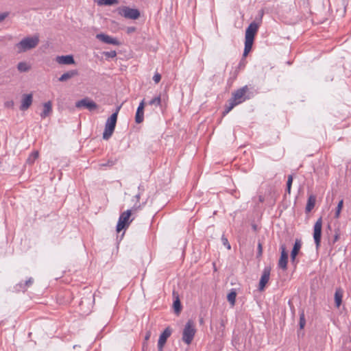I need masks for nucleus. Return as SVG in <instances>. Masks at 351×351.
<instances>
[{"instance_id": "nucleus-32", "label": "nucleus", "mask_w": 351, "mask_h": 351, "mask_svg": "<svg viewBox=\"0 0 351 351\" xmlns=\"http://www.w3.org/2000/svg\"><path fill=\"white\" fill-rule=\"evenodd\" d=\"M293 182V176L289 175L288 176L287 182V191L289 194L291 193V185Z\"/></svg>"}, {"instance_id": "nucleus-7", "label": "nucleus", "mask_w": 351, "mask_h": 351, "mask_svg": "<svg viewBox=\"0 0 351 351\" xmlns=\"http://www.w3.org/2000/svg\"><path fill=\"white\" fill-rule=\"evenodd\" d=\"M322 219L319 217L313 228V239L317 248H319L322 238Z\"/></svg>"}, {"instance_id": "nucleus-42", "label": "nucleus", "mask_w": 351, "mask_h": 351, "mask_svg": "<svg viewBox=\"0 0 351 351\" xmlns=\"http://www.w3.org/2000/svg\"><path fill=\"white\" fill-rule=\"evenodd\" d=\"M135 30H136V27H129L127 29V33L130 34V33H132V32H135Z\"/></svg>"}, {"instance_id": "nucleus-28", "label": "nucleus", "mask_w": 351, "mask_h": 351, "mask_svg": "<svg viewBox=\"0 0 351 351\" xmlns=\"http://www.w3.org/2000/svg\"><path fill=\"white\" fill-rule=\"evenodd\" d=\"M119 3L118 0H98V5H112L114 4H117Z\"/></svg>"}, {"instance_id": "nucleus-29", "label": "nucleus", "mask_w": 351, "mask_h": 351, "mask_svg": "<svg viewBox=\"0 0 351 351\" xmlns=\"http://www.w3.org/2000/svg\"><path fill=\"white\" fill-rule=\"evenodd\" d=\"M173 308L176 313H179L181 311V303L178 296H176V300L173 301Z\"/></svg>"}, {"instance_id": "nucleus-16", "label": "nucleus", "mask_w": 351, "mask_h": 351, "mask_svg": "<svg viewBox=\"0 0 351 351\" xmlns=\"http://www.w3.org/2000/svg\"><path fill=\"white\" fill-rule=\"evenodd\" d=\"M52 112V104L50 101L43 104V110L40 113L42 119H45L48 117Z\"/></svg>"}, {"instance_id": "nucleus-26", "label": "nucleus", "mask_w": 351, "mask_h": 351, "mask_svg": "<svg viewBox=\"0 0 351 351\" xmlns=\"http://www.w3.org/2000/svg\"><path fill=\"white\" fill-rule=\"evenodd\" d=\"M236 297L237 293L234 290L231 291V292H230L227 295L228 301L231 304L232 306L235 304Z\"/></svg>"}, {"instance_id": "nucleus-2", "label": "nucleus", "mask_w": 351, "mask_h": 351, "mask_svg": "<svg viewBox=\"0 0 351 351\" xmlns=\"http://www.w3.org/2000/svg\"><path fill=\"white\" fill-rule=\"evenodd\" d=\"M39 43L38 36L25 37L19 43L16 44L15 49L18 53L25 52L28 50L35 48Z\"/></svg>"}, {"instance_id": "nucleus-9", "label": "nucleus", "mask_w": 351, "mask_h": 351, "mask_svg": "<svg viewBox=\"0 0 351 351\" xmlns=\"http://www.w3.org/2000/svg\"><path fill=\"white\" fill-rule=\"evenodd\" d=\"M172 330L170 327H167L164 331L160 334L158 341V351H162L163 347L167 341V339L171 336Z\"/></svg>"}, {"instance_id": "nucleus-8", "label": "nucleus", "mask_w": 351, "mask_h": 351, "mask_svg": "<svg viewBox=\"0 0 351 351\" xmlns=\"http://www.w3.org/2000/svg\"><path fill=\"white\" fill-rule=\"evenodd\" d=\"M75 107L77 108H84L90 111H93L97 108V105L93 100L90 99L88 97H86L84 99L77 101L75 103Z\"/></svg>"}, {"instance_id": "nucleus-11", "label": "nucleus", "mask_w": 351, "mask_h": 351, "mask_svg": "<svg viewBox=\"0 0 351 351\" xmlns=\"http://www.w3.org/2000/svg\"><path fill=\"white\" fill-rule=\"evenodd\" d=\"M271 269L268 267L264 268L259 282L258 290L262 291L265 289V285L268 282L270 276Z\"/></svg>"}, {"instance_id": "nucleus-23", "label": "nucleus", "mask_w": 351, "mask_h": 351, "mask_svg": "<svg viewBox=\"0 0 351 351\" xmlns=\"http://www.w3.org/2000/svg\"><path fill=\"white\" fill-rule=\"evenodd\" d=\"M237 105H238V104L232 99H230L228 101V104L226 106V108L223 112V115L225 116L226 114H227Z\"/></svg>"}, {"instance_id": "nucleus-39", "label": "nucleus", "mask_w": 351, "mask_h": 351, "mask_svg": "<svg viewBox=\"0 0 351 351\" xmlns=\"http://www.w3.org/2000/svg\"><path fill=\"white\" fill-rule=\"evenodd\" d=\"M339 236H340L339 230V229L336 230L335 234L334 236L333 243H335V242H337L339 240Z\"/></svg>"}, {"instance_id": "nucleus-46", "label": "nucleus", "mask_w": 351, "mask_h": 351, "mask_svg": "<svg viewBox=\"0 0 351 351\" xmlns=\"http://www.w3.org/2000/svg\"><path fill=\"white\" fill-rule=\"evenodd\" d=\"M259 201H260L261 202H264V197H263V196L260 195V196H259Z\"/></svg>"}, {"instance_id": "nucleus-38", "label": "nucleus", "mask_w": 351, "mask_h": 351, "mask_svg": "<svg viewBox=\"0 0 351 351\" xmlns=\"http://www.w3.org/2000/svg\"><path fill=\"white\" fill-rule=\"evenodd\" d=\"M161 80V75L158 73H156L153 77V80L156 84H158L160 82Z\"/></svg>"}, {"instance_id": "nucleus-3", "label": "nucleus", "mask_w": 351, "mask_h": 351, "mask_svg": "<svg viewBox=\"0 0 351 351\" xmlns=\"http://www.w3.org/2000/svg\"><path fill=\"white\" fill-rule=\"evenodd\" d=\"M121 108V106H117L115 112H113L109 118H108L103 133V138L104 140H108L112 135L116 127L117 117Z\"/></svg>"}, {"instance_id": "nucleus-47", "label": "nucleus", "mask_w": 351, "mask_h": 351, "mask_svg": "<svg viewBox=\"0 0 351 351\" xmlns=\"http://www.w3.org/2000/svg\"><path fill=\"white\" fill-rule=\"evenodd\" d=\"M138 190H139V191H141H141H143L144 189H141V186H138Z\"/></svg>"}, {"instance_id": "nucleus-27", "label": "nucleus", "mask_w": 351, "mask_h": 351, "mask_svg": "<svg viewBox=\"0 0 351 351\" xmlns=\"http://www.w3.org/2000/svg\"><path fill=\"white\" fill-rule=\"evenodd\" d=\"M301 246V241L299 239H296L291 253H293V254H295L298 255L300 250Z\"/></svg>"}, {"instance_id": "nucleus-36", "label": "nucleus", "mask_w": 351, "mask_h": 351, "mask_svg": "<svg viewBox=\"0 0 351 351\" xmlns=\"http://www.w3.org/2000/svg\"><path fill=\"white\" fill-rule=\"evenodd\" d=\"M104 53V56L108 58H114L117 56V52L115 51H106Z\"/></svg>"}, {"instance_id": "nucleus-17", "label": "nucleus", "mask_w": 351, "mask_h": 351, "mask_svg": "<svg viewBox=\"0 0 351 351\" xmlns=\"http://www.w3.org/2000/svg\"><path fill=\"white\" fill-rule=\"evenodd\" d=\"M78 75L77 70H70L62 74L58 79L60 82H66Z\"/></svg>"}, {"instance_id": "nucleus-31", "label": "nucleus", "mask_w": 351, "mask_h": 351, "mask_svg": "<svg viewBox=\"0 0 351 351\" xmlns=\"http://www.w3.org/2000/svg\"><path fill=\"white\" fill-rule=\"evenodd\" d=\"M117 159L110 158L106 162L101 163L99 165L100 167H112L114 165H115Z\"/></svg>"}, {"instance_id": "nucleus-21", "label": "nucleus", "mask_w": 351, "mask_h": 351, "mask_svg": "<svg viewBox=\"0 0 351 351\" xmlns=\"http://www.w3.org/2000/svg\"><path fill=\"white\" fill-rule=\"evenodd\" d=\"M141 192H138L135 196H134V198L136 199V202L134 204L132 210H137L138 209H141L143 208V206H145V204H146V202H143V204H141L139 203V199H140V197H141Z\"/></svg>"}, {"instance_id": "nucleus-40", "label": "nucleus", "mask_w": 351, "mask_h": 351, "mask_svg": "<svg viewBox=\"0 0 351 351\" xmlns=\"http://www.w3.org/2000/svg\"><path fill=\"white\" fill-rule=\"evenodd\" d=\"M8 16V12L0 13V22L3 21Z\"/></svg>"}, {"instance_id": "nucleus-12", "label": "nucleus", "mask_w": 351, "mask_h": 351, "mask_svg": "<svg viewBox=\"0 0 351 351\" xmlns=\"http://www.w3.org/2000/svg\"><path fill=\"white\" fill-rule=\"evenodd\" d=\"M281 254L278 261V267L285 270L287 268L288 254L284 245H281Z\"/></svg>"}, {"instance_id": "nucleus-24", "label": "nucleus", "mask_w": 351, "mask_h": 351, "mask_svg": "<svg viewBox=\"0 0 351 351\" xmlns=\"http://www.w3.org/2000/svg\"><path fill=\"white\" fill-rule=\"evenodd\" d=\"M31 69L30 66L25 62H20L17 64V69L20 72H27Z\"/></svg>"}, {"instance_id": "nucleus-20", "label": "nucleus", "mask_w": 351, "mask_h": 351, "mask_svg": "<svg viewBox=\"0 0 351 351\" xmlns=\"http://www.w3.org/2000/svg\"><path fill=\"white\" fill-rule=\"evenodd\" d=\"M342 297H343V291L342 290L339 288L336 289L335 293V301L337 307H339L342 302Z\"/></svg>"}, {"instance_id": "nucleus-10", "label": "nucleus", "mask_w": 351, "mask_h": 351, "mask_svg": "<svg viewBox=\"0 0 351 351\" xmlns=\"http://www.w3.org/2000/svg\"><path fill=\"white\" fill-rule=\"evenodd\" d=\"M247 90L248 87L245 86L234 93L231 99L239 104L245 100V95Z\"/></svg>"}, {"instance_id": "nucleus-1", "label": "nucleus", "mask_w": 351, "mask_h": 351, "mask_svg": "<svg viewBox=\"0 0 351 351\" xmlns=\"http://www.w3.org/2000/svg\"><path fill=\"white\" fill-rule=\"evenodd\" d=\"M258 25L255 22L251 23L245 30V47L243 56H247L249 52L251 51L254 37L258 32Z\"/></svg>"}, {"instance_id": "nucleus-19", "label": "nucleus", "mask_w": 351, "mask_h": 351, "mask_svg": "<svg viewBox=\"0 0 351 351\" xmlns=\"http://www.w3.org/2000/svg\"><path fill=\"white\" fill-rule=\"evenodd\" d=\"M315 202H316V198L314 195H310L308 197V200H307V204L306 206V208H305L306 213H309L313 209L315 204Z\"/></svg>"}, {"instance_id": "nucleus-37", "label": "nucleus", "mask_w": 351, "mask_h": 351, "mask_svg": "<svg viewBox=\"0 0 351 351\" xmlns=\"http://www.w3.org/2000/svg\"><path fill=\"white\" fill-rule=\"evenodd\" d=\"M262 254H263V247H262V244L258 242V247H257V258H259L262 256Z\"/></svg>"}, {"instance_id": "nucleus-13", "label": "nucleus", "mask_w": 351, "mask_h": 351, "mask_svg": "<svg viewBox=\"0 0 351 351\" xmlns=\"http://www.w3.org/2000/svg\"><path fill=\"white\" fill-rule=\"evenodd\" d=\"M96 38L104 43L114 45H119L120 44L119 41L117 38H112L104 34H98L96 35Z\"/></svg>"}, {"instance_id": "nucleus-33", "label": "nucleus", "mask_w": 351, "mask_h": 351, "mask_svg": "<svg viewBox=\"0 0 351 351\" xmlns=\"http://www.w3.org/2000/svg\"><path fill=\"white\" fill-rule=\"evenodd\" d=\"M305 324H306V320H305L304 313V312H302L300 315V323H299L300 328V329L304 328Z\"/></svg>"}, {"instance_id": "nucleus-45", "label": "nucleus", "mask_w": 351, "mask_h": 351, "mask_svg": "<svg viewBox=\"0 0 351 351\" xmlns=\"http://www.w3.org/2000/svg\"><path fill=\"white\" fill-rule=\"evenodd\" d=\"M5 105H6L7 106H12V105H13V102H12V101L7 102V103L5 104Z\"/></svg>"}, {"instance_id": "nucleus-15", "label": "nucleus", "mask_w": 351, "mask_h": 351, "mask_svg": "<svg viewBox=\"0 0 351 351\" xmlns=\"http://www.w3.org/2000/svg\"><path fill=\"white\" fill-rule=\"evenodd\" d=\"M56 61L60 64H73L75 63L74 58L71 55L59 56L56 58Z\"/></svg>"}, {"instance_id": "nucleus-4", "label": "nucleus", "mask_w": 351, "mask_h": 351, "mask_svg": "<svg viewBox=\"0 0 351 351\" xmlns=\"http://www.w3.org/2000/svg\"><path fill=\"white\" fill-rule=\"evenodd\" d=\"M196 333V328L193 321L189 320L183 329L182 339L184 343L189 345L191 343Z\"/></svg>"}, {"instance_id": "nucleus-18", "label": "nucleus", "mask_w": 351, "mask_h": 351, "mask_svg": "<svg viewBox=\"0 0 351 351\" xmlns=\"http://www.w3.org/2000/svg\"><path fill=\"white\" fill-rule=\"evenodd\" d=\"M34 282V279L32 278H29L28 280H27L25 283L20 282L16 285V289L18 291H25L27 288L32 285Z\"/></svg>"}, {"instance_id": "nucleus-41", "label": "nucleus", "mask_w": 351, "mask_h": 351, "mask_svg": "<svg viewBox=\"0 0 351 351\" xmlns=\"http://www.w3.org/2000/svg\"><path fill=\"white\" fill-rule=\"evenodd\" d=\"M296 256H297V254H293V253H291V261L293 264L295 263Z\"/></svg>"}, {"instance_id": "nucleus-34", "label": "nucleus", "mask_w": 351, "mask_h": 351, "mask_svg": "<svg viewBox=\"0 0 351 351\" xmlns=\"http://www.w3.org/2000/svg\"><path fill=\"white\" fill-rule=\"evenodd\" d=\"M343 199H341V201H339V202L338 203V205L337 206V210H336V213H335L336 217H339L340 212L343 207Z\"/></svg>"}, {"instance_id": "nucleus-6", "label": "nucleus", "mask_w": 351, "mask_h": 351, "mask_svg": "<svg viewBox=\"0 0 351 351\" xmlns=\"http://www.w3.org/2000/svg\"><path fill=\"white\" fill-rule=\"evenodd\" d=\"M131 214L132 210H128L121 214L117 225V231L118 232L129 226L131 221H130Z\"/></svg>"}, {"instance_id": "nucleus-22", "label": "nucleus", "mask_w": 351, "mask_h": 351, "mask_svg": "<svg viewBox=\"0 0 351 351\" xmlns=\"http://www.w3.org/2000/svg\"><path fill=\"white\" fill-rule=\"evenodd\" d=\"M144 120V109L137 108L135 114V121L136 123H141Z\"/></svg>"}, {"instance_id": "nucleus-25", "label": "nucleus", "mask_w": 351, "mask_h": 351, "mask_svg": "<svg viewBox=\"0 0 351 351\" xmlns=\"http://www.w3.org/2000/svg\"><path fill=\"white\" fill-rule=\"evenodd\" d=\"M39 153L38 151L33 152L27 158V163L29 165H32L34 163L35 160L38 158Z\"/></svg>"}, {"instance_id": "nucleus-35", "label": "nucleus", "mask_w": 351, "mask_h": 351, "mask_svg": "<svg viewBox=\"0 0 351 351\" xmlns=\"http://www.w3.org/2000/svg\"><path fill=\"white\" fill-rule=\"evenodd\" d=\"M221 241L223 245L226 246L228 250L231 249V245L229 243L228 239L225 237L224 234H223L221 237Z\"/></svg>"}, {"instance_id": "nucleus-30", "label": "nucleus", "mask_w": 351, "mask_h": 351, "mask_svg": "<svg viewBox=\"0 0 351 351\" xmlns=\"http://www.w3.org/2000/svg\"><path fill=\"white\" fill-rule=\"evenodd\" d=\"M161 104V98H160V96H157V97H155L154 98H153L152 99H151L149 101V104L152 106V105H154V106H160Z\"/></svg>"}, {"instance_id": "nucleus-5", "label": "nucleus", "mask_w": 351, "mask_h": 351, "mask_svg": "<svg viewBox=\"0 0 351 351\" xmlns=\"http://www.w3.org/2000/svg\"><path fill=\"white\" fill-rule=\"evenodd\" d=\"M117 12L125 19L136 20L139 18L141 14L138 9L131 8L128 6H121L117 8Z\"/></svg>"}, {"instance_id": "nucleus-14", "label": "nucleus", "mask_w": 351, "mask_h": 351, "mask_svg": "<svg viewBox=\"0 0 351 351\" xmlns=\"http://www.w3.org/2000/svg\"><path fill=\"white\" fill-rule=\"evenodd\" d=\"M32 101H33L32 94H24L22 96L21 105L20 106V110L22 111H25V110H27L32 105Z\"/></svg>"}, {"instance_id": "nucleus-44", "label": "nucleus", "mask_w": 351, "mask_h": 351, "mask_svg": "<svg viewBox=\"0 0 351 351\" xmlns=\"http://www.w3.org/2000/svg\"><path fill=\"white\" fill-rule=\"evenodd\" d=\"M150 337H151V332H150V331H147V332H146L145 336V341L149 340V338H150Z\"/></svg>"}, {"instance_id": "nucleus-43", "label": "nucleus", "mask_w": 351, "mask_h": 351, "mask_svg": "<svg viewBox=\"0 0 351 351\" xmlns=\"http://www.w3.org/2000/svg\"><path fill=\"white\" fill-rule=\"evenodd\" d=\"M145 106V99H143L141 103L139 104V106L138 108L144 109Z\"/></svg>"}]
</instances>
